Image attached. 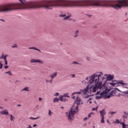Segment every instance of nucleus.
<instances>
[{"label":"nucleus","instance_id":"obj_1","mask_svg":"<svg viewBox=\"0 0 128 128\" xmlns=\"http://www.w3.org/2000/svg\"><path fill=\"white\" fill-rule=\"evenodd\" d=\"M102 72H96L91 76L89 77L90 80L88 81L89 84H92L95 83L94 86H90V92H96V90H102L104 86V84L102 85V80H104V78L100 77L102 76ZM102 80H100V78Z\"/></svg>","mask_w":128,"mask_h":128},{"label":"nucleus","instance_id":"obj_2","mask_svg":"<svg viewBox=\"0 0 128 128\" xmlns=\"http://www.w3.org/2000/svg\"><path fill=\"white\" fill-rule=\"evenodd\" d=\"M80 102H82V100L80 97L77 96L75 100V104L77 105L75 107L74 105H73L68 112H66V114L68 116V120L70 122H72L73 120L74 114L78 112V106L79 104H80Z\"/></svg>","mask_w":128,"mask_h":128},{"label":"nucleus","instance_id":"obj_3","mask_svg":"<svg viewBox=\"0 0 128 128\" xmlns=\"http://www.w3.org/2000/svg\"><path fill=\"white\" fill-rule=\"evenodd\" d=\"M59 18H64L63 19L64 20H72V19L70 18H72V14H70L67 16L66 14H62L59 15Z\"/></svg>","mask_w":128,"mask_h":128},{"label":"nucleus","instance_id":"obj_4","mask_svg":"<svg viewBox=\"0 0 128 128\" xmlns=\"http://www.w3.org/2000/svg\"><path fill=\"white\" fill-rule=\"evenodd\" d=\"M116 82L117 84H120L121 86H122L124 88H127L128 90V84L124 82L122 80H116L115 81Z\"/></svg>","mask_w":128,"mask_h":128},{"label":"nucleus","instance_id":"obj_5","mask_svg":"<svg viewBox=\"0 0 128 128\" xmlns=\"http://www.w3.org/2000/svg\"><path fill=\"white\" fill-rule=\"evenodd\" d=\"M104 76H106V80H112L113 82H116V80H114V76L112 74H105Z\"/></svg>","mask_w":128,"mask_h":128},{"label":"nucleus","instance_id":"obj_6","mask_svg":"<svg viewBox=\"0 0 128 128\" xmlns=\"http://www.w3.org/2000/svg\"><path fill=\"white\" fill-rule=\"evenodd\" d=\"M30 62H31L32 64H44V62L40 60L34 58H32L30 60Z\"/></svg>","mask_w":128,"mask_h":128},{"label":"nucleus","instance_id":"obj_7","mask_svg":"<svg viewBox=\"0 0 128 128\" xmlns=\"http://www.w3.org/2000/svg\"><path fill=\"white\" fill-rule=\"evenodd\" d=\"M106 92L105 91H103L102 92H101L100 93V96H96V100H100V98H104V96H106Z\"/></svg>","mask_w":128,"mask_h":128},{"label":"nucleus","instance_id":"obj_8","mask_svg":"<svg viewBox=\"0 0 128 128\" xmlns=\"http://www.w3.org/2000/svg\"><path fill=\"white\" fill-rule=\"evenodd\" d=\"M6 58H8V54L4 55V54H2L0 56V60H4L6 66H8V60L6 59Z\"/></svg>","mask_w":128,"mask_h":128},{"label":"nucleus","instance_id":"obj_9","mask_svg":"<svg viewBox=\"0 0 128 128\" xmlns=\"http://www.w3.org/2000/svg\"><path fill=\"white\" fill-rule=\"evenodd\" d=\"M80 92H82V94H86L88 92V86H87L84 90H80Z\"/></svg>","mask_w":128,"mask_h":128},{"label":"nucleus","instance_id":"obj_10","mask_svg":"<svg viewBox=\"0 0 128 128\" xmlns=\"http://www.w3.org/2000/svg\"><path fill=\"white\" fill-rule=\"evenodd\" d=\"M116 124H120L122 125V128H126V124H124V122H120L119 120L116 119Z\"/></svg>","mask_w":128,"mask_h":128},{"label":"nucleus","instance_id":"obj_11","mask_svg":"<svg viewBox=\"0 0 128 128\" xmlns=\"http://www.w3.org/2000/svg\"><path fill=\"white\" fill-rule=\"evenodd\" d=\"M100 113L101 117H104V116L106 114V112L104 109L100 110Z\"/></svg>","mask_w":128,"mask_h":128},{"label":"nucleus","instance_id":"obj_12","mask_svg":"<svg viewBox=\"0 0 128 128\" xmlns=\"http://www.w3.org/2000/svg\"><path fill=\"white\" fill-rule=\"evenodd\" d=\"M1 114H4V116H8V110H2L0 112Z\"/></svg>","mask_w":128,"mask_h":128},{"label":"nucleus","instance_id":"obj_13","mask_svg":"<svg viewBox=\"0 0 128 128\" xmlns=\"http://www.w3.org/2000/svg\"><path fill=\"white\" fill-rule=\"evenodd\" d=\"M64 96L62 95H60L59 96V100L61 101V102H66L68 101V100L66 98H64Z\"/></svg>","mask_w":128,"mask_h":128},{"label":"nucleus","instance_id":"obj_14","mask_svg":"<svg viewBox=\"0 0 128 128\" xmlns=\"http://www.w3.org/2000/svg\"><path fill=\"white\" fill-rule=\"evenodd\" d=\"M56 76H58V72H54V73L50 75L51 80H54V78H56Z\"/></svg>","mask_w":128,"mask_h":128},{"label":"nucleus","instance_id":"obj_15","mask_svg":"<svg viewBox=\"0 0 128 128\" xmlns=\"http://www.w3.org/2000/svg\"><path fill=\"white\" fill-rule=\"evenodd\" d=\"M29 50H38L39 52H42V50H40L36 48V46L30 47L28 48Z\"/></svg>","mask_w":128,"mask_h":128},{"label":"nucleus","instance_id":"obj_16","mask_svg":"<svg viewBox=\"0 0 128 128\" xmlns=\"http://www.w3.org/2000/svg\"><path fill=\"white\" fill-rule=\"evenodd\" d=\"M78 34H80V30H76L74 33V38H78Z\"/></svg>","mask_w":128,"mask_h":128},{"label":"nucleus","instance_id":"obj_17","mask_svg":"<svg viewBox=\"0 0 128 128\" xmlns=\"http://www.w3.org/2000/svg\"><path fill=\"white\" fill-rule=\"evenodd\" d=\"M54 102H60V98H56L53 100Z\"/></svg>","mask_w":128,"mask_h":128},{"label":"nucleus","instance_id":"obj_18","mask_svg":"<svg viewBox=\"0 0 128 128\" xmlns=\"http://www.w3.org/2000/svg\"><path fill=\"white\" fill-rule=\"evenodd\" d=\"M109 84H110V86H114L117 84L116 82H112L109 83Z\"/></svg>","mask_w":128,"mask_h":128},{"label":"nucleus","instance_id":"obj_19","mask_svg":"<svg viewBox=\"0 0 128 128\" xmlns=\"http://www.w3.org/2000/svg\"><path fill=\"white\" fill-rule=\"evenodd\" d=\"M82 94V91H80V92H74L72 93V96H74V94Z\"/></svg>","mask_w":128,"mask_h":128},{"label":"nucleus","instance_id":"obj_20","mask_svg":"<svg viewBox=\"0 0 128 128\" xmlns=\"http://www.w3.org/2000/svg\"><path fill=\"white\" fill-rule=\"evenodd\" d=\"M62 96H64V98H70V96H68V93L64 94Z\"/></svg>","mask_w":128,"mask_h":128},{"label":"nucleus","instance_id":"obj_21","mask_svg":"<svg viewBox=\"0 0 128 128\" xmlns=\"http://www.w3.org/2000/svg\"><path fill=\"white\" fill-rule=\"evenodd\" d=\"M46 82H49L50 84H52V80L51 79L50 80H48V79H46Z\"/></svg>","mask_w":128,"mask_h":128},{"label":"nucleus","instance_id":"obj_22","mask_svg":"<svg viewBox=\"0 0 128 128\" xmlns=\"http://www.w3.org/2000/svg\"><path fill=\"white\" fill-rule=\"evenodd\" d=\"M10 118L11 122H14V120L15 118L14 116H12V114L10 115Z\"/></svg>","mask_w":128,"mask_h":128},{"label":"nucleus","instance_id":"obj_23","mask_svg":"<svg viewBox=\"0 0 128 128\" xmlns=\"http://www.w3.org/2000/svg\"><path fill=\"white\" fill-rule=\"evenodd\" d=\"M22 90H25V92H30V90H28V87H25Z\"/></svg>","mask_w":128,"mask_h":128},{"label":"nucleus","instance_id":"obj_24","mask_svg":"<svg viewBox=\"0 0 128 128\" xmlns=\"http://www.w3.org/2000/svg\"><path fill=\"white\" fill-rule=\"evenodd\" d=\"M6 74H9V76H12V74L11 72L8 71V72H5Z\"/></svg>","mask_w":128,"mask_h":128},{"label":"nucleus","instance_id":"obj_25","mask_svg":"<svg viewBox=\"0 0 128 128\" xmlns=\"http://www.w3.org/2000/svg\"><path fill=\"white\" fill-rule=\"evenodd\" d=\"M101 124H104V117H101Z\"/></svg>","mask_w":128,"mask_h":128},{"label":"nucleus","instance_id":"obj_26","mask_svg":"<svg viewBox=\"0 0 128 128\" xmlns=\"http://www.w3.org/2000/svg\"><path fill=\"white\" fill-rule=\"evenodd\" d=\"M38 118H39L38 117H36V118H32V117H30V120H38Z\"/></svg>","mask_w":128,"mask_h":128},{"label":"nucleus","instance_id":"obj_27","mask_svg":"<svg viewBox=\"0 0 128 128\" xmlns=\"http://www.w3.org/2000/svg\"><path fill=\"white\" fill-rule=\"evenodd\" d=\"M52 111L50 110H48V116H52Z\"/></svg>","mask_w":128,"mask_h":128},{"label":"nucleus","instance_id":"obj_28","mask_svg":"<svg viewBox=\"0 0 128 128\" xmlns=\"http://www.w3.org/2000/svg\"><path fill=\"white\" fill-rule=\"evenodd\" d=\"M114 90H112L110 93V94L112 96H114Z\"/></svg>","mask_w":128,"mask_h":128},{"label":"nucleus","instance_id":"obj_29","mask_svg":"<svg viewBox=\"0 0 128 128\" xmlns=\"http://www.w3.org/2000/svg\"><path fill=\"white\" fill-rule=\"evenodd\" d=\"M4 66V64H2V61L0 62V70H2V66Z\"/></svg>","mask_w":128,"mask_h":128},{"label":"nucleus","instance_id":"obj_30","mask_svg":"<svg viewBox=\"0 0 128 128\" xmlns=\"http://www.w3.org/2000/svg\"><path fill=\"white\" fill-rule=\"evenodd\" d=\"M111 96H112L110 94H109V95H107L106 96V98H110Z\"/></svg>","mask_w":128,"mask_h":128},{"label":"nucleus","instance_id":"obj_31","mask_svg":"<svg viewBox=\"0 0 128 128\" xmlns=\"http://www.w3.org/2000/svg\"><path fill=\"white\" fill-rule=\"evenodd\" d=\"M60 96V94L58 92H56L54 94V96Z\"/></svg>","mask_w":128,"mask_h":128},{"label":"nucleus","instance_id":"obj_32","mask_svg":"<svg viewBox=\"0 0 128 128\" xmlns=\"http://www.w3.org/2000/svg\"><path fill=\"white\" fill-rule=\"evenodd\" d=\"M73 64H80V63L76 62H72Z\"/></svg>","mask_w":128,"mask_h":128},{"label":"nucleus","instance_id":"obj_33","mask_svg":"<svg viewBox=\"0 0 128 128\" xmlns=\"http://www.w3.org/2000/svg\"><path fill=\"white\" fill-rule=\"evenodd\" d=\"M12 48H18V45L16 44H14V46H12Z\"/></svg>","mask_w":128,"mask_h":128},{"label":"nucleus","instance_id":"obj_34","mask_svg":"<svg viewBox=\"0 0 128 128\" xmlns=\"http://www.w3.org/2000/svg\"><path fill=\"white\" fill-rule=\"evenodd\" d=\"M92 114H93L92 112H91L88 114V118H90L92 116Z\"/></svg>","mask_w":128,"mask_h":128},{"label":"nucleus","instance_id":"obj_35","mask_svg":"<svg viewBox=\"0 0 128 128\" xmlns=\"http://www.w3.org/2000/svg\"><path fill=\"white\" fill-rule=\"evenodd\" d=\"M92 110H98V107L94 108Z\"/></svg>","mask_w":128,"mask_h":128},{"label":"nucleus","instance_id":"obj_36","mask_svg":"<svg viewBox=\"0 0 128 128\" xmlns=\"http://www.w3.org/2000/svg\"><path fill=\"white\" fill-rule=\"evenodd\" d=\"M110 114H116V112H110Z\"/></svg>","mask_w":128,"mask_h":128},{"label":"nucleus","instance_id":"obj_37","mask_svg":"<svg viewBox=\"0 0 128 128\" xmlns=\"http://www.w3.org/2000/svg\"><path fill=\"white\" fill-rule=\"evenodd\" d=\"M71 76H72V78H76V74H71Z\"/></svg>","mask_w":128,"mask_h":128},{"label":"nucleus","instance_id":"obj_38","mask_svg":"<svg viewBox=\"0 0 128 128\" xmlns=\"http://www.w3.org/2000/svg\"><path fill=\"white\" fill-rule=\"evenodd\" d=\"M90 100H92V98H89L87 99L88 102H90Z\"/></svg>","mask_w":128,"mask_h":128},{"label":"nucleus","instance_id":"obj_39","mask_svg":"<svg viewBox=\"0 0 128 128\" xmlns=\"http://www.w3.org/2000/svg\"><path fill=\"white\" fill-rule=\"evenodd\" d=\"M88 117H86V118H84V120H88Z\"/></svg>","mask_w":128,"mask_h":128},{"label":"nucleus","instance_id":"obj_40","mask_svg":"<svg viewBox=\"0 0 128 128\" xmlns=\"http://www.w3.org/2000/svg\"><path fill=\"white\" fill-rule=\"evenodd\" d=\"M27 128H32V126H30V124L28 125V126L27 127Z\"/></svg>","mask_w":128,"mask_h":128},{"label":"nucleus","instance_id":"obj_41","mask_svg":"<svg viewBox=\"0 0 128 128\" xmlns=\"http://www.w3.org/2000/svg\"><path fill=\"white\" fill-rule=\"evenodd\" d=\"M72 96V100L76 99V96Z\"/></svg>","mask_w":128,"mask_h":128},{"label":"nucleus","instance_id":"obj_42","mask_svg":"<svg viewBox=\"0 0 128 128\" xmlns=\"http://www.w3.org/2000/svg\"><path fill=\"white\" fill-rule=\"evenodd\" d=\"M38 100H39L40 102H42V98H38Z\"/></svg>","mask_w":128,"mask_h":128},{"label":"nucleus","instance_id":"obj_43","mask_svg":"<svg viewBox=\"0 0 128 128\" xmlns=\"http://www.w3.org/2000/svg\"><path fill=\"white\" fill-rule=\"evenodd\" d=\"M122 118H124V120H126V118L127 116H125L124 115L122 116Z\"/></svg>","mask_w":128,"mask_h":128},{"label":"nucleus","instance_id":"obj_44","mask_svg":"<svg viewBox=\"0 0 128 128\" xmlns=\"http://www.w3.org/2000/svg\"><path fill=\"white\" fill-rule=\"evenodd\" d=\"M86 60H90V57H87Z\"/></svg>","mask_w":128,"mask_h":128},{"label":"nucleus","instance_id":"obj_45","mask_svg":"<svg viewBox=\"0 0 128 128\" xmlns=\"http://www.w3.org/2000/svg\"><path fill=\"white\" fill-rule=\"evenodd\" d=\"M100 91L96 92V96H98V94H100Z\"/></svg>","mask_w":128,"mask_h":128},{"label":"nucleus","instance_id":"obj_46","mask_svg":"<svg viewBox=\"0 0 128 128\" xmlns=\"http://www.w3.org/2000/svg\"><path fill=\"white\" fill-rule=\"evenodd\" d=\"M38 126V125L36 124H34L33 125V128H36V126Z\"/></svg>","mask_w":128,"mask_h":128},{"label":"nucleus","instance_id":"obj_47","mask_svg":"<svg viewBox=\"0 0 128 128\" xmlns=\"http://www.w3.org/2000/svg\"><path fill=\"white\" fill-rule=\"evenodd\" d=\"M124 114H126L127 116L128 115V113L126 112H124Z\"/></svg>","mask_w":128,"mask_h":128},{"label":"nucleus","instance_id":"obj_48","mask_svg":"<svg viewBox=\"0 0 128 128\" xmlns=\"http://www.w3.org/2000/svg\"><path fill=\"white\" fill-rule=\"evenodd\" d=\"M4 68H6V70L8 68V66H4Z\"/></svg>","mask_w":128,"mask_h":128},{"label":"nucleus","instance_id":"obj_49","mask_svg":"<svg viewBox=\"0 0 128 128\" xmlns=\"http://www.w3.org/2000/svg\"><path fill=\"white\" fill-rule=\"evenodd\" d=\"M86 16H88V18H90V16H92V15L90 14H86Z\"/></svg>","mask_w":128,"mask_h":128},{"label":"nucleus","instance_id":"obj_50","mask_svg":"<svg viewBox=\"0 0 128 128\" xmlns=\"http://www.w3.org/2000/svg\"><path fill=\"white\" fill-rule=\"evenodd\" d=\"M17 106H22V105L18 104H17Z\"/></svg>","mask_w":128,"mask_h":128},{"label":"nucleus","instance_id":"obj_51","mask_svg":"<svg viewBox=\"0 0 128 128\" xmlns=\"http://www.w3.org/2000/svg\"><path fill=\"white\" fill-rule=\"evenodd\" d=\"M0 20H2V22H5V20L2 19H0Z\"/></svg>","mask_w":128,"mask_h":128},{"label":"nucleus","instance_id":"obj_52","mask_svg":"<svg viewBox=\"0 0 128 128\" xmlns=\"http://www.w3.org/2000/svg\"><path fill=\"white\" fill-rule=\"evenodd\" d=\"M0 108H1V110H4V108L0 106Z\"/></svg>","mask_w":128,"mask_h":128},{"label":"nucleus","instance_id":"obj_53","mask_svg":"<svg viewBox=\"0 0 128 128\" xmlns=\"http://www.w3.org/2000/svg\"><path fill=\"white\" fill-rule=\"evenodd\" d=\"M86 80H88V77H86Z\"/></svg>","mask_w":128,"mask_h":128},{"label":"nucleus","instance_id":"obj_54","mask_svg":"<svg viewBox=\"0 0 128 128\" xmlns=\"http://www.w3.org/2000/svg\"><path fill=\"white\" fill-rule=\"evenodd\" d=\"M89 103L92 104V101L91 100L89 101Z\"/></svg>","mask_w":128,"mask_h":128},{"label":"nucleus","instance_id":"obj_55","mask_svg":"<svg viewBox=\"0 0 128 128\" xmlns=\"http://www.w3.org/2000/svg\"><path fill=\"white\" fill-rule=\"evenodd\" d=\"M61 108H64V106H60Z\"/></svg>","mask_w":128,"mask_h":128},{"label":"nucleus","instance_id":"obj_56","mask_svg":"<svg viewBox=\"0 0 128 128\" xmlns=\"http://www.w3.org/2000/svg\"><path fill=\"white\" fill-rule=\"evenodd\" d=\"M73 20V22H76L75 20Z\"/></svg>","mask_w":128,"mask_h":128},{"label":"nucleus","instance_id":"obj_57","mask_svg":"<svg viewBox=\"0 0 128 128\" xmlns=\"http://www.w3.org/2000/svg\"><path fill=\"white\" fill-rule=\"evenodd\" d=\"M126 126H128V124H126Z\"/></svg>","mask_w":128,"mask_h":128},{"label":"nucleus","instance_id":"obj_58","mask_svg":"<svg viewBox=\"0 0 128 128\" xmlns=\"http://www.w3.org/2000/svg\"><path fill=\"white\" fill-rule=\"evenodd\" d=\"M128 14V13H126V16Z\"/></svg>","mask_w":128,"mask_h":128},{"label":"nucleus","instance_id":"obj_59","mask_svg":"<svg viewBox=\"0 0 128 128\" xmlns=\"http://www.w3.org/2000/svg\"><path fill=\"white\" fill-rule=\"evenodd\" d=\"M93 128H95L96 127H95L94 126H93Z\"/></svg>","mask_w":128,"mask_h":128},{"label":"nucleus","instance_id":"obj_60","mask_svg":"<svg viewBox=\"0 0 128 128\" xmlns=\"http://www.w3.org/2000/svg\"><path fill=\"white\" fill-rule=\"evenodd\" d=\"M5 100H6H6H6V99H5Z\"/></svg>","mask_w":128,"mask_h":128},{"label":"nucleus","instance_id":"obj_61","mask_svg":"<svg viewBox=\"0 0 128 128\" xmlns=\"http://www.w3.org/2000/svg\"><path fill=\"white\" fill-rule=\"evenodd\" d=\"M81 104H82V102H81Z\"/></svg>","mask_w":128,"mask_h":128},{"label":"nucleus","instance_id":"obj_62","mask_svg":"<svg viewBox=\"0 0 128 128\" xmlns=\"http://www.w3.org/2000/svg\"><path fill=\"white\" fill-rule=\"evenodd\" d=\"M108 122L109 124H110V122Z\"/></svg>","mask_w":128,"mask_h":128},{"label":"nucleus","instance_id":"obj_63","mask_svg":"<svg viewBox=\"0 0 128 128\" xmlns=\"http://www.w3.org/2000/svg\"><path fill=\"white\" fill-rule=\"evenodd\" d=\"M38 106H36V108H38Z\"/></svg>","mask_w":128,"mask_h":128}]
</instances>
